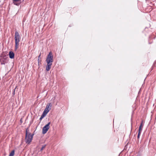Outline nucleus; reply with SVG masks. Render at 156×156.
Returning a JSON list of instances; mask_svg holds the SVG:
<instances>
[{
    "label": "nucleus",
    "mask_w": 156,
    "mask_h": 156,
    "mask_svg": "<svg viewBox=\"0 0 156 156\" xmlns=\"http://www.w3.org/2000/svg\"><path fill=\"white\" fill-rule=\"evenodd\" d=\"M46 61L47 63L46 69L47 71H48L51 68L53 62V55L51 51L50 52L48 55Z\"/></svg>",
    "instance_id": "f257e3e1"
},
{
    "label": "nucleus",
    "mask_w": 156,
    "mask_h": 156,
    "mask_svg": "<svg viewBox=\"0 0 156 156\" xmlns=\"http://www.w3.org/2000/svg\"><path fill=\"white\" fill-rule=\"evenodd\" d=\"M14 39L15 40V50L16 51L18 48L19 42L21 39V37L20 34L17 31L15 32Z\"/></svg>",
    "instance_id": "f03ea898"
},
{
    "label": "nucleus",
    "mask_w": 156,
    "mask_h": 156,
    "mask_svg": "<svg viewBox=\"0 0 156 156\" xmlns=\"http://www.w3.org/2000/svg\"><path fill=\"white\" fill-rule=\"evenodd\" d=\"M28 130H29L27 129L26 131L25 142L26 143L29 144L32 141L34 134H31L28 132Z\"/></svg>",
    "instance_id": "7ed1b4c3"
},
{
    "label": "nucleus",
    "mask_w": 156,
    "mask_h": 156,
    "mask_svg": "<svg viewBox=\"0 0 156 156\" xmlns=\"http://www.w3.org/2000/svg\"><path fill=\"white\" fill-rule=\"evenodd\" d=\"M8 57L6 55H3L0 58V63L1 65H4L8 62Z\"/></svg>",
    "instance_id": "20e7f679"
},
{
    "label": "nucleus",
    "mask_w": 156,
    "mask_h": 156,
    "mask_svg": "<svg viewBox=\"0 0 156 156\" xmlns=\"http://www.w3.org/2000/svg\"><path fill=\"white\" fill-rule=\"evenodd\" d=\"M52 105L51 103H49L47 105L46 108L43 112V114L46 115L51 110V107Z\"/></svg>",
    "instance_id": "39448f33"
},
{
    "label": "nucleus",
    "mask_w": 156,
    "mask_h": 156,
    "mask_svg": "<svg viewBox=\"0 0 156 156\" xmlns=\"http://www.w3.org/2000/svg\"><path fill=\"white\" fill-rule=\"evenodd\" d=\"M50 124V122L43 127L42 130L43 134H44L46 133L48 129H49V126Z\"/></svg>",
    "instance_id": "423d86ee"
},
{
    "label": "nucleus",
    "mask_w": 156,
    "mask_h": 156,
    "mask_svg": "<svg viewBox=\"0 0 156 156\" xmlns=\"http://www.w3.org/2000/svg\"><path fill=\"white\" fill-rule=\"evenodd\" d=\"M9 58L11 59L13 58L14 57V54L12 51H10L9 53Z\"/></svg>",
    "instance_id": "0eeeda50"
},
{
    "label": "nucleus",
    "mask_w": 156,
    "mask_h": 156,
    "mask_svg": "<svg viewBox=\"0 0 156 156\" xmlns=\"http://www.w3.org/2000/svg\"><path fill=\"white\" fill-rule=\"evenodd\" d=\"M143 121H142L140 124V126H139L138 133H141V132L142 130V127H143Z\"/></svg>",
    "instance_id": "6e6552de"
},
{
    "label": "nucleus",
    "mask_w": 156,
    "mask_h": 156,
    "mask_svg": "<svg viewBox=\"0 0 156 156\" xmlns=\"http://www.w3.org/2000/svg\"><path fill=\"white\" fill-rule=\"evenodd\" d=\"M20 1H21V0H13V3L14 5H19L20 3H17V2Z\"/></svg>",
    "instance_id": "1a4fd4ad"
},
{
    "label": "nucleus",
    "mask_w": 156,
    "mask_h": 156,
    "mask_svg": "<svg viewBox=\"0 0 156 156\" xmlns=\"http://www.w3.org/2000/svg\"><path fill=\"white\" fill-rule=\"evenodd\" d=\"M41 54H40L38 57V64L39 66L41 64Z\"/></svg>",
    "instance_id": "9d476101"
},
{
    "label": "nucleus",
    "mask_w": 156,
    "mask_h": 156,
    "mask_svg": "<svg viewBox=\"0 0 156 156\" xmlns=\"http://www.w3.org/2000/svg\"><path fill=\"white\" fill-rule=\"evenodd\" d=\"M14 150H12L11 152L10 153L9 156H13L14 154Z\"/></svg>",
    "instance_id": "9b49d317"
},
{
    "label": "nucleus",
    "mask_w": 156,
    "mask_h": 156,
    "mask_svg": "<svg viewBox=\"0 0 156 156\" xmlns=\"http://www.w3.org/2000/svg\"><path fill=\"white\" fill-rule=\"evenodd\" d=\"M46 115H44V114H43L42 113V115H41L40 118V121H41L42 120V119H43V118Z\"/></svg>",
    "instance_id": "f8f14e48"
},
{
    "label": "nucleus",
    "mask_w": 156,
    "mask_h": 156,
    "mask_svg": "<svg viewBox=\"0 0 156 156\" xmlns=\"http://www.w3.org/2000/svg\"><path fill=\"white\" fill-rule=\"evenodd\" d=\"M46 145H43L42 146V147H41V151H42V150H43L44 148L46 147Z\"/></svg>",
    "instance_id": "ddd939ff"
},
{
    "label": "nucleus",
    "mask_w": 156,
    "mask_h": 156,
    "mask_svg": "<svg viewBox=\"0 0 156 156\" xmlns=\"http://www.w3.org/2000/svg\"><path fill=\"white\" fill-rule=\"evenodd\" d=\"M140 134H141V133H138V136H137V138L138 139H139V138H140Z\"/></svg>",
    "instance_id": "4468645a"
},
{
    "label": "nucleus",
    "mask_w": 156,
    "mask_h": 156,
    "mask_svg": "<svg viewBox=\"0 0 156 156\" xmlns=\"http://www.w3.org/2000/svg\"><path fill=\"white\" fill-rule=\"evenodd\" d=\"M15 90V89L14 91V94Z\"/></svg>",
    "instance_id": "2eb2a0df"
}]
</instances>
